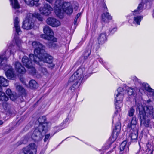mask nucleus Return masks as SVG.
I'll return each instance as SVG.
<instances>
[{
    "label": "nucleus",
    "mask_w": 154,
    "mask_h": 154,
    "mask_svg": "<svg viewBox=\"0 0 154 154\" xmlns=\"http://www.w3.org/2000/svg\"><path fill=\"white\" fill-rule=\"evenodd\" d=\"M32 45L35 48L34 54H31L30 57L33 58L34 61L40 66L43 65L45 63L48 64V66L51 69L55 66L53 63L52 56L47 53L45 50V47L38 42L34 41L32 42Z\"/></svg>",
    "instance_id": "nucleus-1"
},
{
    "label": "nucleus",
    "mask_w": 154,
    "mask_h": 154,
    "mask_svg": "<svg viewBox=\"0 0 154 154\" xmlns=\"http://www.w3.org/2000/svg\"><path fill=\"white\" fill-rule=\"evenodd\" d=\"M138 110L141 123L148 127L149 124V118H154V109L153 107L148 105L143 107L142 105H139L137 109V111Z\"/></svg>",
    "instance_id": "nucleus-2"
},
{
    "label": "nucleus",
    "mask_w": 154,
    "mask_h": 154,
    "mask_svg": "<svg viewBox=\"0 0 154 154\" xmlns=\"http://www.w3.org/2000/svg\"><path fill=\"white\" fill-rule=\"evenodd\" d=\"M46 120V117L44 116L40 117L38 119L39 123V126L33 131L31 135L32 138L36 142L41 140L43 136L48 131L47 124L45 123Z\"/></svg>",
    "instance_id": "nucleus-3"
},
{
    "label": "nucleus",
    "mask_w": 154,
    "mask_h": 154,
    "mask_svg": "<svg viewBox=\"0 0 154 154\" xmlns=\"http://www.w3.org/2000/svg\"><path fill=\"white\" fill-rule=\"evenodd\" d=\"M123 89L122 88H119L116 91L115 95V111L114 115L113 118V122L118 119V121L119 122L121 120V116L119 112L121 111V107L122 106V102L123 98V94L124 93Z\"/></svg>",
    "instance_id": "nucleus-4"
},
{
    "label": "nucleus",
    "mask_w": 154,
    "mask_h": 154,
    "mask_svg": "<svg viewBox=\"0 0 154 154\" xmlns=\"http://www.w3.org/2000/svg\"><path fill=\"white\" fill-rule=\"evenodd\" d=\"M54 11L57 16L60 17L63 12L68 14H70L73 12L72 7L69 2L63 3L62 0H57L54 7Z\"/></svg>",
    "instance_id": "nucleus-5"
},
{
    "label": "nucleus",
    "mask_w": 154,
    "mask_h": 154,
    "mask_svg": "<svg viewBox=\"0 0 154 154\" xmlns=\"http://www.w3.org/2000/svg\"><path fill=\"white\" fill-rule=\"evenodd\" d=\"M85 68L82 67L79 68L76 71L70 78L69 82L72 83L74 88L79 87L84 79L86 78Z\"/></svg>",
    "instance_id": "nucleus-6"
},
{
    "label": "nucleus",
    "mask_w": 154,
    "mask_h": 154,
    "mask_svg": "<svg viewBox=\"0 0 154 154\" xmlns=\"http://www.w3.org/2000/svg\"><path fill=\"white\" fill-rule=\"evenodd\" d=\"M34 17L40 21H42L43 20V17L38 13H35L34 14H28L26 19L23 22L22 26L23 28L24 29L29 30L32 28L34 26L33 18Z\"/></svg>",
    "instance_id": "nucleus-7"
},
{
    "label": "nucleus",
    "mask_w": 154,
    "mask_h": 154,
    "mask_svg": "<svg viewBox=\"0 0 154 154\" xmlns=\"http://www.w3.org/2000/svg\"><path fill=\"white\" fill-rule=\"evenodd\" d=\"M116 119L117 122H119L118 125L116 126L113 130L112 135L109 138V140L105 144V146L102 147V150L103 151L105 149H108L110 147V145L116 140L119 134L121 129V127L119 125L120 121H118V119H116Z\"/></svg>",
    "instance_id": "nucleus-8"
},
{
    "label": "nucleus",
    "mask_w": 154,
    "mask_h": 154,
    "mask_svg": "<svg viewBox=\"0 0 154 154\" xmlns=\"http://www.w3.org/2000/svg\"><path fill=\"white\" fill-rule=\"evenodd\" d=\"M16 47L15 46L10 45L8 49L0 55V67L3 65L4 61H6L11 55L14 56V53L16 51Z\"/></svg>",
    "instance_id": "nucleus-9"
},
{
    "label": "nucleus",
    "mask_w": 154,
    "mask_h": 154,
    "mask_svg": "<svg viewBox=\"0 0 154 154\" xmlns=\"http://www.w3.org/2000/svg\"><path fill=\"white\" fill-rule=\"evenodd\" d=\"M30 54L29 56L30 60L27 57L24 56L22 58V62L23 65L29 69V71L30 72L34 75L36 73V71L34 67V65L35 63L37 64V63L34 61L33 58H32V59H30Z\"/></svg>",
    "instance_id": "nucleus-10"
},
{
    "label": "nucleus",
    "mask_w": 154,
    "mask_h": 154,
    "mask_svg": "<svg viewBox=\"0 0 154 154\" xmlns=\"http://www.w3.org/2000/svg\"><path fill=\"white\" fill-rule=\"evenodd\" d=\"M45 34L41 35V37L47 40H51L54 42L57 41V39L54 36V33L51 29L48 26H45L43 28Z\"/></svg>",
    "instance_id": "nucleus-11"
},
{
    "label": "nucleus",
    "mask_w": 154,
    "mask_h": 154,
    "mask_svg": "<svg viewBox=\"0 0 154 154\" xmlns=\"http://www.w3.org/2000/svg\"><path fill=\"white\" fill-rule=\"evenodd\" d=\"M37 146L34 143H31L23 148V152L25 154H36L37 152Z\"/></svg>",
    "instance_id": "nucleus-12"
},
{
    "label": "nucleus",
    "mask_w": 154,
    "mask_h": 154,
    "mask_svg": "<svg viewBox=\"0 0 154 154\" xmlns=\"http://www.w3.org/2000/svg\"><path fill=\"white\" fill-rule=\"evenodd\" d=\"M2 69L5 71V74L8 79H12L14 77L15 74L11 66L7 65L4 66Z\"/></svg>",
    "instance_id": "nucleus-13"
},
{
    "label": "nucleus",
    "mask_w": 154,
    "mask_h": 154,
    "mask_svg": "<svg viewBox=\"0 0 154 154\" xmlns=\"http://www.w3.org/2000/svg\"><path fill=\"white\" fill-rule=\"evenodd\" d=\"M39 10L41 14L45 16H48L53 10L52 8L48 4H45L43 7H40Z\"/></svg>",
    "instance_id": "nucleus-14"
},
{
    "label": "nucleus",
    "mask_w": 154,
    "mask_h": 154,
    "mask_svg": "<svg viewBox=\"0 0 154 154\" xmlns=\"http://www.w3.org/2000/svg\"><path fill=\"white\" fill-rule=\"evenodd\" d=\"M46 22L48 24L53 27H57L61 24L59 20L52 17H48L46 20Z\"/></svg>",
    "instance_id": "nucleus-15"
},
{
    "label": "nucleus",
    "mask_w": 154,
    "mask_h": 154,
    "mask_svg": "<svg viewBox=\"0 0 154 154\" xmlns=\"http://www.w3.org/2000/svg\"><path fill=\"white\" fill-rule=\"evenodd\" d=\"M141 88L143 91H147L149 94L152 96V98L154 99V90L150 88L148 84L142 83Z\"/></svg>",
    "instance_id": "nucleus-16"
},
{
    "label": "nucleus",
    "mask_w": 154,
    "mask_h": 154,
    "mask_svg": "<svg viewBox=\"0 0 154 154\" xmlns=\"http://www.w3.org/2000/svg\"><path fill=\"white\" fill-rule=\"evenodd\" d=\"M15 67L16 71L20 73L23 74L26 71L25 68L22 66L21 63L18 62H15Z\"/></svg>",
    "instance_id": "nucleus-17"
},
{
    "label": "nucleus",
    "mask_w": 154,
    "mask_h": 154,
    "mask_svg": "<svg viewBox=\"0 0 154 154\" xmlns=\"http://www.w3.org/2000/svg\"><path fill=\"white\" fill-rule=\"evenodd\" d=\"M19 21L17 17H16L14 20V26L16 32L19 35L21 33V31L20 29L19 25Z\"/></svg>",
    "instance_id": "nucleus-18"
},
{
    "label": "nucleus",
    "mask_w": 154,
    "mask_h": 154,
    "mask_svg": "<svg viewBox=\"0 0 154 154\" xmlns=\"http://www.w3.org/2000/svg\"><path fill=\"white\" fill-rule=\"evenodd\" d=\"M130 131V136L132 140H135L138 137V131L137 129L129 130Z\"/></svg>",
    "instance_id": "nucleus-19"
},
{
    "label": "nucleus",
    "mask_w": 154,
    "mask_h": 154,
    "mask_svg": "<svg viewBox=\"0 0 154 154\" xmlns=\"http://www.w3.org/2000/svg\"><path fill=\"white\" fill-rule=\"evenodd\" d=\"M137 124V121L135 117H133L131 121L130 124H129L128 125V130L135 129L136 126Z\"/></svg>",
    "instance_id": "nucleus-20"
},
{
    "label": "nucleus",
    "mask_w": 154,
    "mask_h": 154,
    "mask_svg": "<svg viewBox=\"0 0 154 154\" xmlns=\"http://www.w3.org/2000/svg\"><path fill=\"white\" fill-rule=\"evenodd\" d=\"M129 145L126 141H123L120 146V149L121 151L124 150L126 152L129 151Z\"/></svg>",
    "instance_id": "nucleus-21"
},
{
    "label": "nucleus",
    "mask_w": 154,
    "mask_h": 154,
    "mask_svg": "<svg viewBox=\"0 0 154 154\" xmlns=\"http://www.w3.org/2000/svg\"><path fill=\"white\" fill-rule=\"evenodd\" d=\"M106 40V35L105 33H101L98 38V42L99 44H102L105 42Z\"/></svg>",
    "instance_id": "nucleus-22"
},
{
    "label": "nucleus",
    "mask_w": 154,
    "mask_h": 154,
    "mask_svg": "<svg viewBox=\"0 0 154 154\" xmlns=\"http://www.w3.org/2000/svg\"><path fill=\"white\" fill-rule=\"evenodd\" d=\"M106 18L108 20L112 19V17L109 14L108 12L104 13L102 15L101 20L102 22H105Z\"/></svg>",
    "instance_id": "nucleus-23"
},
{
    "label": "nucleus",
    "mask_w": 154,
    "mask_h": 154,
    "mask_svg": "<svg viewBox=\"0 0 154 154\" xmlns=\"http://www.w3.org/2000/svg\"><path fill=\"white\" fill-rule=\"evenodd\" d=\"M0 84L1 86H7L8 85V81L3 77L0 76Z\"/></svg>",
    "instance_id": "nucleus-24"
},
{
    "label": "nucleus",
    "mask_w": 154,
    "mask_h": 154,
    "mask_svg": "<svg viewBox=\"0 0 154 154\" xmlns=\"http://www.w3.org/2000/svg\"><path fill=\"white\" fill-rule=\"evenodd\" d=\"M143 18L142 16H138L134 17V18L133 23L137 25H140V23Z\"/></svg>",
    "instance_id": "nucleus-25"
},
{
    "label": "nucleus",
    "mask_w": 154,
    "mask_h": 154,
    "mask_svg": "<svg viewBox=\"0 0 154 154\" xmlns=\"http://www.w3.org/2000/svg\"><path fill=\"white\" fill-rule=\"evenodd\" d=\"M13 8L15 9L19 8V6L17 0H10Z\"/></svg>",
    "instance_id": "nucleus-26"
},
{
    "label": "nucleus",
    "mask_w": 154,
    "mask_h": 154,
    "mask_svg": "<svg viewBox=\"0 0 154 154\" xmlns=\"http://www.w3.org/2000/svg\"><path fill=\"white\" fill-rule=\"evenodd\" d=\"M8 100V97L6 96L5 93L0 91V101L3 102L7 101Z\"/></svg>",
    "instance_id": "nucleus-27"
},
{
    "label": "nucleus",
    "mask_w": 154,
    "mask_h": 154,
    "mask_svg": "<svg viewBox=\"0 0 154 154\" xmlns=\"http://www.w3.org/2000/svg\"><path fill=\"white\" fill-rule=\"evenodd\" d=\"M30 87L32 88H37L38 87V84L34 80H31L29 83Z\"/></svg>",
    "instance_id": "nucleus-28"
},
{
    "label": "nucleus",
    "mask_w": 154,
    "mask_h": 154,
    "mask_svg": "<svg viewBox=\"0 0 154 154\" xmlns=\"http://www.w3.org/2000/svg\"><path fill=\"white\" fill-rule=\"evenodd\" d=\"M143 2H142L137 7V9L136 10H134L135 12H137L138 14L140 13L143 10Z\"/></svg>",
    "instance_id": "nucleus-29"
},
{
    "label": "nucleus",
    "mask_w": 154,
    "mask_h": 154,
    "mask_svg": "<svg viewBox=\"0 0 154 154\" xmlns=\"http://www.w3.org/2000/svg\"><path fill=\"white\" fill-rule=\"evenodd\" d=\"M91 47H88V49L85 52L84 54L85 58L86 59L89 56L91 53Z\"/></svg>",
    "instance_id": "nucleus-30"
},
{
    "label": "nucleus",
    "mask_w": 154,
    "mask_h": 154,
    "mask_svg": "<svg viewBox=\"0 0 154 154\" xmlns=\"http://www.w3.org/2000/svg\"><path fill=\"white\" fill-rule=\"evenodd\" d=\"M40 71L43 75H47L48 74V71L46 68L42 67H41L39 69Z\"/></svg>",
    "instance_id": "nucleus-31"
},
{
    "label": "nucleus",
    "mask_w": 154,
    "mask_h": 154,
    "mask_svg": "<svg viewBox=\"0 0 154 154\" xmlns=\"http://www.w3.org/2000/svg\"><path fill=\"white\" fill-rule=\"evenodd\" d=\"M16 88L22 94L25 93V90L24 88L20 85H18L16 86Z\"/></svg>",
    "instance_id": "nucleus-32"
},
{
    "label": "nucleus",
    "mask_w": 154,
    "mask_h": 154,
    "mask_svg": "<svg viewBox=\"0 0 154 154\" xmlns=\"http://www.w3.org/2000/svg\"><path fill=\"white\" fill-rule=\"evenodd\" d=\"M48 45L49 48H54L56 46V44L54 42L51 40H48Z\"/></svg>",
    "instance_id": "nucleus-33"
},
{
    "label": "nucleus",
    "mask_w": 154,
    "mask_h": 154,
    "mask_svg": "<svg viewBox=\"0 0 154 154\" xmlns=\"http://www.w3.org/2000/svg\"><path fill=\"white\" fill-rule=\"evenodd\" d=\"M16 46L18 47V49H20L21 47V44L22 43L21 40L19 38H17L15 40Z\"/></svg>",
    "instance_id": "nucleus-34"
},
{
    "label": "nucleus",
    "mask_w": 154,
    "mask_h": 154,
    "mask_svg": "<svg viewBox=\"0 0 154 154\" xmlns=\"http://www.w3.org/2000/svg\"><path fill=\"white\" fill-rule=\"evenodd\" d=\"M134 109L133 107L131 108L128 111V116L130 117L132 116L134 113Z\"/></svg>",
    "instance_id": "nucleus-35"
},
{
    "label": "nucleus",
    "mask_w": 154,
    "mask_h": 154,
    "mask_svg": "<svg viewBox=\"0 0 154 154\" xmlns=\"http://www.w3.org/2000/svg\"><path fill=\"white\" fill-rule=\"evenodd\" d=\"M25 3L30 6L34 5V2L32 0H24Z\"/></svg>",
    "instance_id": "nucleus-36"
},
{
    "label": "nucleus",
    "mask_w": 154,
    "mask_h": 154,
    "mask_svg": "<svg viewBox=\"0 0 154 154\" xmlns=\"http://www.w3.org/2000/svg\"><path fill=\"white\" fill-rule=\"evenodd\" d=\"M134 91V90L133 88H129L127 89V93L128 95H133Z\"/></svg>",
    "instance_id": "nucleus-37"
},
{
    "label": "nucleus",
    "mask_w": 154,
    "mask_h": 154,
    "mask_svg": "<svg viewBox=\"0 0 154 154\" xmlns=\"http://www.w3.org/2000/svg\"><path fill=\"white\" fill-rule=\"evenodd\" d=\"M8 104L7 102V101L4 102L2 104V107L3 109L5 110L7 109L8 106Z\"/></svg>",
    "instance_id": "nucleus-38"
},
{
    "label": "nucleus",
    "mask_w": 154,
    "mask_h": 154,
    "mask_svg": "<svg viewBox=\"0 0 154 154\" xmlns=\"http://www.w3.org/2000/svg\"><path fill=\"white\" fill-rule=\"evenodd\" d=\"M9 97L10 99L13 101L14 100L17 98V96L13 93Z\"/></svg>",
    "instance_id": "nucleus-39"
},
{
    "label": "nucleus",
    "mask_w": 154,
    "mask_h": 154,
    "mask_svg": "<svg viewBox=\"0 0 154 154\" xmlns=\"http://www.w3.org/2000/svg\"><path fill=\"white\" fill-rule=\"evenodd\" d=\"M53 135L51 136L50 137V135L49 134H46L45 135V138L44 139V141L45 142H46L47 141V140H48V139L50 138Z\"/></svg>",
    "instance_id": "nucleus-40"
},
{
    "label": "nucleus",
    "mask_w": 154,
    "mask_h": 154,
    "mask_svg": "<svg viewBox=\"0 0 154 154\" xmlns=\"http://www.w3.org/2000/svg\"><path fill=\"white\" fill-rule=\"evenodd\" d=\"M133 81L136 82H137L138 83L140 82V79H138L136 77L134 76L133 77Z\"/></svg>",
    "instance_id": "nucleus-41"
},
{
    "label": "nucleus",
    "mask_w": 154,
    "mask_h": 154,
    "mask_svg": "<svg viewBox=\"0 0 154 154\" xmlns=\"http://www.w3.org/2000/svg\"><path fill=\"white\" fill-rule=\"evenodd\" d=\"M34 2V5H35L36 6H38L40 5L38 2L39 0H32Z\"/></svg>",
    "instance_id": "nucleus-42"
},
{
    "label": "nucleus",
    "mask_w": 154,
    "mask_h": 154,
    "mask_svg": "<svg viewBox=\"0 0 154 154\" xmlns=\"http://www.w3.org/2000/svg\"><path fill=\"white\" fill-rule=\"evenodd\" d=\"M6 92L7 94L9 96H11V94H12V93L11 91V90L9 89H8L6 91Z\"/></svg>",
    "instance_id": "nucleus-43"
},
{
    "label": "nucleus",
    "mask_w": 154,
    "mask_h": 154,
    "mask_svg": "<svg viewBox=\"0 0 154 154\" xmlns=\"http://www.w3.org/2000/svg\"><path fill=\"white\" fill-rule=\"evenodd\" d=\"M20 81L23 83H24V84L26 85L25 82V79L24 78L22 77L20 78Z\"/></svg>",
    "instance_id": "nucleus-44"
},
{
    "label": "nucleus",
    "mask_w": 154,
    "mask_h": 154,
    "mask_svg": "<svg viewBox=\"0 0 154 154\" xmlns=\"http://www.w3.org/2000/svg\"><path fill=\"white\" fill-rule=\"evenodd\" d=\"M117 30V29L116 28H113L111 31L110 33L111 34H113L115 32H116Z\"/></svg>",
    "instance_id": "nucleus-45"
},
{
    "label": "nucleus",
    "mask_w": 154,
    "mask_h": 154,
    "mask_svg": "<svg viewBox=\"0 0 154 154\" xmlns=\"http://www.w3.org/2000/svg\"><path fill=\"white\" fill-rule=\"evenodd\" d=\"M81 15V13H78L75 17V18H78Z\"/></svg>",
    "instance_id": "nucleus-46"
},
{
    "label": "nucleus",
    "mask_w": 154,
    "mask_h": 154,
    "mask_svg": "<svg viewBox=\"0 0 154 154\" xmlns=\"http://www.w3.org/2000/svg\"><path fill=\"white\" fill-rule=\"evenodd\" d=\"M151 100L150 99L148 100L146 102V104L148 105V104H150V103H151Z\"/></svg>",
    "instance_id": "nucleus-47"
},
{
    "label": "nucleus",
    "mask_w": 154,
    "mask_h": 154,
    "mask_svg": "<svg viewBox=\"0 0 154 154\" xmlns=\"http://www.w3.org/2000/svg\"><path fill=\"white\" fill-rule=\"evenodd\" d=\"M78 18H75L74 20V24H76L77 23V20Z\"/></svg>",
    "instance_id": "nucleus-48"
},
{
    "label": "nucleus",
    "mask_w": 154,
    "mask_h": 154,
    "mask_svg": "<svg viewBox=\"0 0 154 154\" xmlns=\"http://www.w3.org/2000/svg\"><path fill=\"white\" fill-rule=\"evenodd\" d=\"M153 150H151L150 149H149V154H152Z\"/></svg>",
    "instance_id": "nucleus-49"
},
{
    "label": "nucleus",
    "mask_w": 154,
    "mask_h": 154,
    "mask_svg": "<svg viewBox=\"0 0 154 154\" xmlns=\"http://www.w3.org/2000/svg\"><path fill=\"white\" fill-rule=\"evenodd\" d=\"M45 0L50 3H51L53 1V0Z\"/></svg>",
    "instance_id": "nucleus-50"
},
{
    "label": "nucleus",
    "mask_w": 154,
    "mask_h": 154,
    "mask_svg": "<svg viewBox=\"0 0 154 154\" xmlns=\"http://www.w3.org/2000/svg\"><path fill=\"white\" fill-rule=\"evenodd\" d=\"M104 11H106L107 10V8L106 5H104Z\"/></svg>",
    "instance_id": "nucleus-51"
},
{
    "label": "nucleus",
    "mask_w": 154,
    "mask_h": 154,
    "mask_svg": "<svg viewBox=\"0 0 154 154\" xmlns=\"http://www.w3.org/2000/svg\"><path fill=\"white\" fill-rule=\"evenodd\" d=\"M3 123V122L1 120H0V125H2Z\"/></svg>",
    "instance_id": "nucleus-52"
},
{
    "label": "nucleus",
    "mask_w": 154,
    "mask_h": 154,
    "mask_svg": "<svg viewBox=\"0 0 154 154\" xmlns=\"http://www.w3.org/2000/svg\"><path fill=\"white\" fill-rule=\"evenodd\" d=\"M151 146V145L150 144H149V143H148V144H147V146H148H148L149 147V146Z\"/></svg>",
    "instance_id": "nucleus-53"
},
{
    "label": "nucleus",
    "mask_w": 154,
    "mask_h": 154,
    "mask_svg": "<svg viewBox=\"0 0 154 154\" xmlns=\"http://www.w3.org/2000/svg\"><path fill=\"white\" fill-rule=\"evenodd\" d=\"M129 22L130 23H131V20H129Z\"/></svg>",
    "instance_id": "nucleus-54"
},
{
    "label": "nucleus",
    "mask_w": 154,
    "mask_h": 154,
    "mask_svg": "<svg viewBox=\"0 0 154 154\" xmlns=\"http://www.w3.org/2000/svg\"><path fill=\"white\" fill-rule=\"evenodd\" d=\"M76 8H77V6H76V7L75 8V9H76Z\"/></svg>",
    "instance_id": "nucleus-55"
},
{
    "label": "nucleus",
    "mask_w": 154,
    "mask_h": 154,
    "mask_svg": "<svg viewBox=\"0 0 154 154\" xmlns=\"http://www.w3.org/2000/svg\"><path fill=\"white\" fill-rule=\"evenodd\" d=\"M135 12L134 11V13H135ZM137 14H138V13H137Z\"/></svg>",
    "instance_id": "nucleus-56"
},
{
    "label": "nucleus",
    "mask_w": 154,
    "mask_h": 154,
    "mask_svg": "<svg viewBox=\"0 0 154 154\" xmlns=\"http://www.w3.org/2000/svg\"><path fill=\"white\" fill-rule=\"evenodd\" d=\"M66 120H68V119H66Z\"/></svg>",
    "instance_id": "nucleus-57"
},
{
    "label": "nucleus",
    "mask_w": 154,
    "mask_h": 154,
    "mask_svg": "<svg viewBox=\"0 0 154 154\" xmlns=\"http://www.w3.org/2000/svg\"><path fill=\"white\" fill-rule=\"evenodd\" d=\"M101 154H103L102 153H101Z\"/></svg>",
    "instance_id": "nucleus-58"
},
{
    "label": "nucleus",
    "mask_w": 154,
    "mask_h": 154,
    "mask_svg": "<svg viewBox=\"0 0 154 154\" xmlns=\"http://www.w3.org/2000/svg\"><path fill=\"white\" fill-rule=\"evenodd\" d=\"M142 1H143V0H142Z\"/></svg>",
    "instance_id": "nucleus-59"
}]
</instances>
